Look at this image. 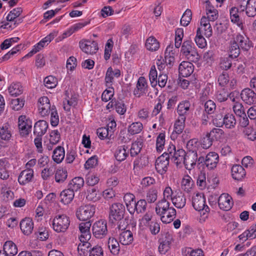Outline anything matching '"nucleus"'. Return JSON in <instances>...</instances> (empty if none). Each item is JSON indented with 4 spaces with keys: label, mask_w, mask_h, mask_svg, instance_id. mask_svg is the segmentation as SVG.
<instances>
[{
    "label": "nucleus",
    "mask_w": 256,
    "mask_h": 256,
    "mask_svg": "<svg viewBox=\"0 0 256 256\" xmlns=\"http://www.w3.org/2000/svg\"><path fill=\"white\" fill-rule=\"evenodd\" d=\"M180 52L191 62H196L199 60V55L191 40H184L183 42Z\"/></svg>",
    "instance_id": "f257e3e1"
},
{
    "label": "nucleus",
    "mask_w": 256,
    "mask_h": 256,
    "mask_svg": "<svg viewBox=\"0 0 256 256\" xmlns=\"http://www.w3.org/2000/svg\"><path fill=\"white\" fill-rule=\"evenodd\" d=\"M125 207L124 204L120 202L114 203L110 208V220L112 223L120 221L123 219Z\"/></svg>",
    "instance_id": "f03ea898"
},
{
    "label": "nucleus",
    "mask_w": 256,
    "mask_h": 256,
    "mask_svg": "<svg viewBox=\"0 0 256 256\" xmlns=\"http://www.w3.org/2000/svg\"><path fill=\"white\" fill-rule=\"evenodd\" d=\"M70 220L65 214L58 215L52 220V228L57 232H64L69 227Z\"/></svg>",
    "instance_id": "7ed1b4c3"
},
{
    "label": "nucleus",
    "mask_w": 256,
    "mask_h": 256,
    "mask_svg": "<svg viewBox=\"0 0 256 256\" xmlns=\"http://www.w3.org/2000/svg\"><path fill=\"white\" fill-rule=\"evenodd\" d=\"M192 204L194 208L198 211H204L203 216L204 218L208 217V214L210 212L209 207L206 204V198L203 194H197L193 196Z\"/></svg>",
    "instance_id": "20e7f679"
},
{
    "label": "nucleus",
    "mask_w": 256,
    "mask_h": 256,
    "mask_svg": "<svg viewBox=\"0 0 256 256\" xmlns=\"http://www.w3.org/2000/svg\"><path fill=\"white\" fill-rule=\"evenodd\" d=\"M95 210V206L94 205L82 206L76 210V217L80 220H87L93 216Z\"/></svg>",
    "instance_id": "39448f33"
},
{
    "label": "nucleus",
    "mask_w": 256,
    "mask_h": 256,
    "mask_svg": "<svg viewBox=\"0 0 256 256\" xmlns=\"http://www.w3.org/2000/svg\"><path fill=\"white\" fill-rule=\"evenodd\" d=\"M18 129L20 134L22 136H27L32 130V122L25 116L18 118Z\"/></svg>",
    "instance_id": "423d86ee"
},
{
    "label": "nucleus",
    "mask_w": 256,
    "mask_h": 256,
    "mask_svg": "<svg viewBox=\"0 0 256 256\" xmlns=\"http://www.w3.org/2000/svg\"><path fill=\"white\" fill-rule=\"evenodd\" d=\"M92 230L96 238H102L108 232L106 222L104 220L96 222L92 226Z\"/></svg>",
    "instance_id": "0eeeda50"
},
{
    "label": "nucleus",
    "mask_w": 256,
    "mask_h": 256,
    "mask_svg": "<svg viewBox=\"0 0 256 256\" xmlns=\"http://www.w3.org/2000/svg\"><path fill=\"white\" fill-rule=\"evenodd\" d=\"M242 8V5H240V8L236 6H230L229 8V14L231 22L236 24L242 30L244 28V24L239 14L242 12V10H240V8Z\"/></svg>",
    "instance_id": "6e6552de"
},
{
    "label": "nucleus",
    "mask_w": 256,
    "mask_h": 256,
    "mask_svg": "<svg viewBox=\"0 0 256 256\" xmlns=\"http://www.w3.org/2000/svg\"><path fill=\"white\" fill-rule=\"evenodd\" d=\"M170 159L167 154H163L156 160L155 167L156 171L160 174H164L168 170Z\"/></svg>",
    "instance_id": "1a4fd4ad"
},
{
    "label": "nucleus",
    "mask_w": 256,
    "mask_h": 256,
    "mask_svg": "<svg viewBox=\"0 0 256 256\" xmlns=\"http://www.w3.org/2000/svg\"><path fill=\"white\" fill-rule=\"evenodd\" d=\"M38 108L39 113L42 116H48L50 114L52 106L47 96H42L38 99Z\"/></svg>",
    "instance_id": "9d476101"
},
{
    "label": "nucleus",
    "mask_w": 256,
    "mask_h": 256,
    "mask_svg": "<svg viewBox=\"0 0 256 256\" xmlns=\"http://www.w3.org/2000/svg\"><path fill=\"white\" fill-rule=\"evenodd\" d=\"M233 38L240 48L244 51H248L253 46L252 42L246 34H238Z\"/></svg>",
    "instance_id": "9b49d317"
},
{
    "label": "nucleus",
    "mask_w": 256,
    "mask_h": 256,
    "mask_svg": "<svg viewBox=\"0 0 256 256\" xmlns=\"http://www.w3.org/2000/svg\"><path fill=\"white\" fill-rule=\"evenodd\" d=\"M80 47L86 54H92L98 50V46L96 42L88 40H82L80 42Z\"/></svg>",
    "instance_id": "f8f14e48"
},
{
    "label": "nucleus",
    "mask_w": 256,
    "mask_h": 256,
    "mask_svg": "<svg viewBox=\"0 0 256 256\" xmlns=\"http://www.w3.org/2000/svg\"><path fill=\"white\" fill-rule=\"evenodd\" d=\"M184 156V160L183 162L185 165L186 168L188 170H191L196 165L197 162V152L196 150L192 149L186 152Z\"/></svg>",
    "instance_id": "ddd939ff"
},
{
    "label": "nucleus",
    "mask_w": 256,
    "mask_h": 256,
    "mask_svg": "<svg viewBox=\"0 0 256 256\" xmlns=\"http://www.w3.org/2000/svg\"><path fill=\"white\" fill-rule=\"evenodd\" d=\"M148 90V86L146 79L140 76L138 80L136 88L134 90V94L138 98L140 97L144 94H146Z\"/></svg>",
    "instance_id": "4468645a"
},
{
    "label": "nucleus",
    "mask_w": 256,
    "mask_h": 256,
    "mask_svg": "<svg viewBox=\"0 0 256 256\" xmlns=\"http://www.w3.org/2000/svg\"><path fill=\"white\" fill-rule=\"evenodd\" d=\"M214 124L216 126H220L224 124L228 128H232L236 124V120L234 116L232 114H226L224 116L222 120L217 122V119L212 120Z\"/></svg>",
    "instance_id": "2eb2a0df"
},
{
    "label": "nucleus",
    "mask_w": 256,
    "mask_h": 256,
    "mask_svg": "<svg viewBox=\"0 0 256 256\" xmlns=\"http://www.w3.org/2000/svg\"><path fill=\"white\" fill-rule=\"evenodd\" d=\"M233 204L232 197L227 194H222L218 200V206L223 210H230L232 208Z\"/></svg>",
    "instance_id": "dca6fc26"
},
{
    "label": "nucleus",
    "mask_w": 256,
    "mask_h": 256,
    "mask_svg": "<svg viewBox=\"0 0 256 256\" xmlns=\"http://www.w3.org/2000/svg\"><path fill=\"white\" fill-rule=\"evenodd\" d=\"M242 100L248 104H252L256 102V94L251 89H244L240 94Z\"/></svg>",
    "instance_id": "f3484780"
},
{
    "label": "nucleus",
    "mask_w": 256,
    "mask_h": 256,
    "mask_svg": "<svg viewBox=\"0 0 256 256\" xmlns=\"http://www.w3.org/2000/svg\"><path fill=\"white\" fill-rule=\"evenodd\" d=\"M146 201L145 200L141 199L137 202L136 201L128 211L131 214H134L135 212L138 214H142L146 211Z\"/></svg>",
    "instance_id": "a211bd4d"
},
{
    "label": "nucleus",
    "mask_w": 256,
    "mask_h": 256,
    "mask_svg": "<svg viewBox=\"0 0 256 256\" xmlns=\"http://www.w3.org/2000/svg\"><path fill=\"white\" fill-rule=\"evenodd\" d=\"M175 194L172 198L173 204L178 208H183L186 204V198L184 194L180 190L174 192Z\"/></svg>",
    "instance_id": "6ab92c4d"
},
{
    "label": "nucleus",
    "mask_w": 256,
    "mask_h": 256,
    "mask_svg": "<svg viewBox=\"0 0 256 256\" xmlns=\"http://www.w3.org/2000/svg\"><path fill=\"white\" fill-rule=\"evenodd\" d=\"M194 66L189 62H182L179 66L178 70L180 75L182 77H188L193 72Z\"/></svg>",
    "instance_id": "aec40b11"
},
{
    "label": "nucleus",
    "mask_w": 256,
    "mask_h": 256,
    "mask_svg": "<svg viewBox=\"0 0 256 256\" xmlns=\"http://www.w3.org/2000/svg\"><path fill=\"white\" fill-rule=\"evenodd\" d=\"M48 127V123L44 120L36 122L34 127V134L36 136H42L46 132Z\"/></svg>",
    "instance_id": "412c9836"
},
{
    "label": "nucleus",
    "mask_w": 256,
    "mask_h": 256,
    "mask_svg": "<svg viewBox=\"0 0 256 256\" xmlns=\"http://www.w3.org/2000/svg\"><path fill=\"white\" fill-rule=\"evenodd\" d=\"M219 160V156L215 152H210L206 156L204 164L210 170H212L216 166Z\"/></svg>",
    "instance_id": "4be33fe9"
},
{
    "label": "nucleus",
    "mask_w": 256,
    "mask_h": 256,
    "mask_svg": "<svg viewBox=\"0 0 256 256\" xmlns=\"http://www.w3.org/2000/svg\"><path fill=\"white\" fill-rule=\"evenodd\" d=\"M20 228L22 233L26 236L32 234L34 230V222L29 218L22 219L20 222Z\"/></svg>",
    "instance_id": "5701e85b"
},
{
    "label": "nucleus",
    "mask_w": 256,
    "mask_h": 256,
    "mask_svg": "<svg viewBox=\"0 0 256 256\" xmlns=\"http://www.w3.org/2000/svg\"><path fill=\"white\" fill-rule=\"evenodd\" d=\"M190 104L188 100L180 102L177 107V112L178 118L186 119V116L189 114Z\"/></svg>",
    "instance_id": "b1692460"
},
{
    "label": "nucleus",
    "mask_w": 256,
    "mask_h": 256,
    "mask_svg": "<svg viewBox=\"0 0 256 256\" xmlns=\"http://www.w3.org/2000/svg\"><path fill=\"white\" fill-rule=\"evenodd\" d=\"M34 177V170L27 168L22 170L18 177V182L21 185H24L32 181Z\"/></svg>",
    "instance_id": "393cba45"
},
{
    "label": "nucleus",
    "mask_w": 256,
    "mask_h": 256,
    "mask_svg": "<svg viewBox=\"0 0 256 256\" xmlns=\"http://www.w3.org/2000/svg\"><path fill=\"white\" fill-rule=\"evenodd\" d=\"M158 215L160 216V220L162 222L169 224L175 218L176 210L173 207H170V208L164 210L162 214H159Z\"/></svg>",
    "instance_id": "a878e982"
},
{
    "label": "nucleus",
    "mask_w": 256,
    "mask_h": 256,
    "mask_svg": "<svg viewBox=\"0 0 256 256\" xmlns=\"http://www.w3.org/2000/svg\"><path fill=\"white\" fill-rule=\"evenodd\" d=\"M120 76V71L118 69L113 70L112 67H109L106 72L105 76V82L107 86H112L114 82V77L118 78Z\"/></svg>",
    "instance_id": "bb28decb"
},
{
    "label": "nucleus",
    "mask_w": 256,
    "mask_h": 256,
    "mask_svg": "<svg viewBox=\"0 0 256 256\" xmlns=\"http://www.w3.org/2000/svg\"><path fill=\"white\" fill-rule=\"evenodd\" d=\"M242 11H246V15L250 18L256 16V0H248L246 6H242Z\"/></svg>",
    "instance_id": "cd10ccee"
},
{
    "label": "nucleus",
    "mask_w": 256,
    "mask_h": 256,
    "mask_svg": "<svg viewBox=\"0 0 256 256\" xmlns=\"http://www.w3.org/2000/svg\"><path fill=\"white\" fill-rule=\"evenodd\" d=\"M231 171L232 178L238 180H242L246 174L244 168L238 164L233 166Z\"/></svg>",
    "instance_id": "c85d7f7f"
},
{
    "label": "nucleus",
    "mask_w": 256,
    "mask_h": 256,
    "mask_svg": "<svg viewBox=\"0 0 256 256\" xmlns=\"http://www.w3.org/2000/svg\"><path fill=\"white\" fill-rule=\"evenodd\" d=\"M74 192L68 188L62 190L60 195V200L64 204H70L74 199Z\"/></svg>",
    "instance_id": "c756f323"
},
{
    "label": "nucleus",
    "mask_w": 256,
    "mask_h": 256,
    "mask_svg": "<svg viewBox=\"0 0 256 256\" xmlns=\"http://www.w3.org/2000/svg\"><path fill=\"white\" fill-rule=\"evenodd\" d=\"M84 183V182L82 178L80 176L75 177L70 182L68 188L74 192H77L83 187Z\"/></svg>",
    "instance_id": "7c9ffc66"
},
{
    "label": "nucleus",
    "mask_w": 256,
    "mask_h": 256,
    "mask_svg": "<svg viewBox=\"0 0 256 256\" xmlns=\"http://www.w3.org/2000/svg\"><path fill=\"white\" fill-rule=\"evenodd\" d=\"M134 240L132 232L130 230H126L121 232L119 236L120 242L122 245L130 244Z\"/></svg>",
    "instance_id": "2f4dec72"
},
{
    "label": "nucleus",
    "mask_w": 256,
    "mask_h": 256,
    "mask_svg": "<svg viewBox=\"0 0 256 256\" xmlns=\"http://www.w3.org/2000/svg\"><path fill=\"white\" fill-rule=\"evenodd\" d=\"M4 253L7 256H13L18 253L16 244L12 241H6L3 246Z\"/></svg>",
    "instance_id": "473e14b6"
},
{
    "label": "nucleus",
    "mask_w": 256,
    "mask_h": 256,
    "mask_svg": "<svg viewBox=\"0 0 256 256\" xmlns=\"http://www.w3.org/2000/svg\"><path fill=\"white\" fill-rule=\"evenodd\" d=\"M240 50L242 49L236 44V40H234V38H232V40H231L230 41V42L228 56L234 58H236L239 56L240 54Z\"/></svg>",
    "instance_id": "72a5a7b5"
},
{
    "label": "nucleus",
    "mask_w": 256,
    "mask_h": 256,
    "mask_svg": "<svg viewBox=\"0 0 256 256\" xmlns=\"http://www.w3.org/2000/svg\"><path fill=\"white\" fill-rule=\"evenodd\" d=\"M128 148L125 146H118L114 152V156L118 162H122L126 160L128 156Z\"/></svg>",
    "instance_id": "f704fd0d"
},
{
    "label": "nucleus",
    "mask_w": 256,
    "mask_h": 256,
    "mask_svg": "<svg viewBox=\"0 0 256 256\" xmlns=\"http://www.w3.org/2000/svg\"><path fill=\"white\" fill-rule=\"evenodd\" d=\"M65 156L64 148L61 146H57L53 152L52 159L57 164H59L64 160Z\"/></svg>",
    "instance_id": "c9c22d12"
},
{
    "label": "nucleus",
    "mask_w": 256,
    "mask_h": 256,
    "mask_svg": "<svg viewBox=\"0 0 256 256\" xmlns=\"http://www.w3.org/2000/svg\"><path fill=\"white\" fill-rule=\"evenodd\" d=\"M185 121L186 119L178 118L174 124V131L172 134V137H176L178 134H180L182 132L184 128Z\"/></svg>",
    "instance_id": "e433bc0d"
},
{
    "label": "nucleus",
    "mask_w": 256,
    "mask_h": 256,
    "mask_svg": "<svg viewBox=\"0 0 256 256\" xmlns=\"http://www.w3.org/2000/svg\"><path fill=\"white\" fill-rule=\"evenodd\" d=\"M12 136V132L10 126L8 124H4L0 127V138L2 140L8 141Z\"/></svg>",
    "instance_id": "4c0bfd02"
},
{
    "label": "nucleus",
    "mask_w": 256,
    "mask_h": 256,
    "mask_svg": "<svg viewBox=\"0 0 256 256\" xmlns=\"http://www.w3.org/2000/svg\"><path fill=\"white\" fill-rule=\"evenodd\" d=\"M88 194L86 198L88 200L96 202L100 198V193L96 187H90L87 190Z\"/></svg>",
    "instance_id": "58836bf2"
},
{
    "label": "nucleus",
    "mask_w": 256,
    "mask_h": 256,
    "mask_svg": "<svg viewBox=\"0 0 256 256\" xmlns=\"http://www.w3.org/2000/svg\"><path fill=\"white\" fill-rule=\"evenodd\" d=\"M143 145V142L142 139H138L132 144L130 150V154L132 156L138 155L140 152Z\"/></svg>",
    "instance_id": "ea45409f"
},
{
    "label": "nucleus",
    "mask_w": 256,
    "mask_h": 256,
    "mask_svg": "<svg viewBox=\"0 0 256 256\" xmlns=\"http://www.w3.org/2000/svg\"><path fill=\"white\" fill-rule=\"evenodd\" d=\"M8 92L12 96H16L23 92L22 86L19 82L12 84L8 88Z\"/></svg>",
    "instance_id": "a19ab883"
},
{
    "label": "nucleus",
    "mask_w": 256,
    "mask_h": 256,
    "mask_svg": "<svg viewBox=\"0 0 256 256\" xmlns=\"http://www.w3.org/2000/svg\"><path fill=\"white\" fill-rule=\"evenodd\" d=\"M108 247L110 252L114 254H117L120 252V244L114 238H110L108 242Z\"/></svg>",
    "instance_id": "79ce46f5"
},
{
    "label": "nucleus",
    "mask_w": 256,
    "mask_h": 256,
    "mask_svg": "<svg viewBox=\"0 0 256 256\" xmlns=\"http://www.w3.org/2000/svg\"><path fill=\"white\" fill-rule=\"evenodd\" d=\"M170 202L165 198L162 199L156 204V212L157 214H162L164 210L170 208Z\"/></svg>",
    "instance_id": "37998d69"
},
{
    "label": "nucleus",
    "mask_w": 256,
    "mask_h": 256,
    "mask_svg": "<svg viewBox=\"0 0 256 256\" xmlns=\"http://www.w3.org/2000/svg\"><path fill=\"white\" fill-rule=\"evenodd\" d=\"M185 155L186 152L184 150L178 149L177 151L174 150V154L171 158L173 159L174 162L178 165L179 164L184 162Z\"/></svg>",
    "instance_id": "c03bdc74"
},
{
    "label": "nucleus",
    "mask_w": 256,
    "mask_h": 256,
    "mask_svg": "<svg viewBox=\"0 0 256 256\" xmlns=\"http://www.w3.org/2000/svg\"><path fill=\"white\" fill-rule=\"evenodd\" d=\"M146 46L149 50L156 51L159 48V43L154 37L150 36L146 40Z\"/></svg>",
    "instance_id": "a18cd8bd"
},
{
    "label": "nucleus",
    "mask_w": 256,
    "mask_h": 256,
    "mask_svg": "<svg viewBox=\"0 0 256 256\" xmlns=\"http://www.w3.org/2000/svg\"><path fill=\"white\" fill-rule=\"evenodd\" d=\"M232 58L229 56L220 58L219 64L220 68L225 70L230 69L232 65Z\"/></svg>",
    "instance_id": "49530a36"
},
{
    "label": "nucleus",
    "mask_w": 256,
    "mask_h": 256,
    "mask_svg": "<svg viewBox=\"0 0 256 256\" xmlns=\"http://www.w3.org/2000/svg\"><path fill=\"white\" fill-rule=\"evenodd\" d=\"M143 126L141 122H135L132 123L128 128V132L132 135L139 134L142 130Z\"/></svg>",
    "instance_id": "de8ad7c7"
},
{
    "label": "nucleus",
    "mask_w": 256,
    "mask_h": 256,
    "mask_svg": "<svg viewBox=\"0 0 256 256\" xmlns=\"http://www.w3.org/2000/svg\"><path fill=\"white\" fill-rule=\"evenodd\" d=\"M193 185V181L192 178L188 176H186L182 180L181 187L185 192L190 191Z\"/></svg>",
    "instance_id": "09e8293b"
},
{
    "label": "nucleus",
    "mask_w": 256,
    "mask_h": 256,
    "mask_svg": "<svg viewBox=\"0 0 256 256\" xmlns=\"http://www.w3.org/2000/svg\"><path fill=\"white\" fill-rule=\"evenodd\" d=\"M208 134L214 141V140H218L221 139L224 134V132L221 128H214Z\"/></svg>",
    "instance_id": "8fccbe9b"
},
{
    "label": "nucleus",
    "mask_w": 256,
    "mask_h": 256,
    "mask_svg": "<svg viewBox=\"0 0 256 256\" xmlns=\"http://www.w3.org/2000/svg\"><path fill=\"white\" fill-rule=\"evenodd\" d=\"M229 95V92L224 88L218 90L215 94L216 99L220 102L226 101Z\"/></svg>",
    "instance_id": "3c124183"
},
{
    "label": "nucleus",
    "mask_w": 256,
    "mask_h": 256,
    "mask_svg": "<svg viewBox=\"0 0 256 256\" xmlns=\"http://www.w3.org/2000/svg\"><path fill=\"white\" fill-rule=\"evenodd\" d=\"M194 40L196 45L200 48H204L206 46V40L202 36L200 29V28L197 30L196 35L195 37Z\"/></svg>",
    "instance_id": "603ef678"
},
{
    "label": "nucleus",
    "mask_w": 256,
    "mask_h": 256,
    "mask_svg": "<svg viewBox=\"0 0 256 256\" xmlns=\"http://www.w3.org/2000/svg\"><path fill=\"white\" fill-rule=\"evenodd\" d=\"M50 124L52 126H56L59 123V116L55 106H52V110L50 112Z\"/></svg>",
    "instance_id": "864d4df0"
},
{
    "label": "nucleus",
    "mask_w": 256,
    "mask_h": 256,
    "mask_svg": "<svg viewBox=\"0 0 256 256\" xmlns=\"http://www.w3.org/2000/svg\"><path fill=\"white\" fill-rule=\"evenodd\" d=\"M8 22H6L4 24L1 26L2 28L8 29V30H12L16 28L20 24L22 23V18L16 19L14 20H6Z\"/></svg>",
    "instance_id": "5fc2aeb1"
},
{
    "label": "nucleus",
    "mask_w": 256,
    "mask_h": 256,
    "mask_svg": "<svg viewBox=\"0 0 256 256\" xmlns=\"http://www.w3.org/2000/svg\"><path fill=\"white\" fill-rule=\"evenodd\" d=\"M67 171L64 169H58L55 174V180L58 183L63 182L67 178Z\"/></svg>",
    "instance_id": "6e6d98bb"
},
{
    "label": "nucleus",
    "mask_w": 256,
    "mask_h": 256,
    "mask_svg": "<svg viewBox=\"0 0 256 256\" xmlns=\"http://www.w3.org/2000/svg\"><path fill=\"white\" fill-rule=\"evenodd\" d=\"M22 12V9L20 7H18L17 8H14L6 16V20H14L16 19L22 18H19V16L20 15Z\"/></svg>",
    "instance_id": "4d7b16f0"
},
{
    "label": "nucleus",
    "mask_w": 256,
    "mask_h": 256,
    "mask_svg": "<svg viewBox=\"0 0 256 256\" xmlns=\"http://www.w3.org/2000/svg\"><path fill=\"white\" fill-rule=\"evenodd\" d=\"M174 46L176 48H179L182 44V41L184 37V30L182 28H178L175 32Z\"/></svg>",
    "instance_id": "13d9d810"
},
{
    "label": "nucleus",
    "mask_w": 256,
    "mask_h": 256,
    "mask_svg": "<svg viewBox=\"0 0 256 256\" xmlns=\"http://www.w3.org/2000/svg\"><path fill=\"white\" fill-rule=\"evenodd\" d=\"M192 12L191 10L187 9L180 19V24L184 26H188L192 20Z\"/></svg>",
    "instance_id": "bf43d9fd"
},
{
    "label": "nucleus",
    "mask_w": 256,
    "mask_h": 256,
    "mask_svg": "<svg viewBox=\"0 0 256 256\" xmlns=\"http://www.w3.org/2000/svg\"><path fill=\"white\" fill-rule=\"evenodd\" d=\"M90 244L89 242H81L78 246V250L80 255L86 256L88 253H89L88 248L90 246Z\"/></svg>",
    "instance_id": "052dcab7"
},
{
    "label": "nucleus",
    "mask_w": 256,
    "mask_h": 256,
    "mask_svg": "<svg viewBox=\"0 0 256 256\" xmlns=\"http://www.w3.org/2000/svg\"><path fill=\"white\" fill-rule=\"evenodd\" d=\"M150 80L152 86L157 84L158 74L154 66L151 67L149 74Z\"/></svg>",
    "instance_id": "680f3d73"
},
{
    "label": "nucleus",
    "mask_w": 256,
    "mask_h": 256,
    "mask_svg": "<svg viewBox=\"0 0 256 256\" xmlns=\"http://www.w3.org/2000/svg\"><path fill=\"white\" fill-rule=\"evenodd\" d=\"M124 200L126 203L128 210L132 204H134L135 200V196L130 193L126 194L124 196Z\"/></svg>",
    "instance_id": "e2e57ef3"
},
{
    "label": "nucleus",
    "mask_w": 256,
    "mask_h": 256,
    "mask_svg": "<svg viewBox=\"0 0 256 256\" xmlns=\"http://www.w3.org/2000/svg\"><path fill=\"white\" fill-rule=\"evenodd\" d=\"M114 108L116 112L120 114H124L126 110V106L123 102L114 101Z\"/></svg>",
    "instance_id": "0e129e2a"
},
{
    "label": "nucleus",
    "mask_w": 256,
    "mask_h": 256,
    "mask_svg": "<svg viewBox=\"0 0 256 256\" xmlns=\"http://www.w3.org/2000/svg\"><path fill=\"white\" fill-rule=\"evenodd\" d=\"M244 136L250 140H256V132L252 127H247L244 130Z\"/></svg>",
    "instance_id": "69168bd1"
},
{
    "label": "nucleus",
    "mask_w": 256,
    "mask_h": 256,
    "mask_svg": "<svg viewBox=\"0 0 256 256\" xmlns=\"http://www.w3.org/2000/svg\"><path fill=\"white\" fill-rule=\"evenodd\" d=\"M165 143V135L162 133L159 134L156 138V148L158 152H160L164 146Z\"/></svg>",
    "instance_id": "338daca9"
},
{
    "label": "nucleus",
    "mask_w": 256,
    "mask_h": 256,
    "mask_svg": "<svg viewBox=\"0 0 256 256\" xmlns=\"http://www.w3.org/2000/svg\"><path fill=\"white\" fill-rule=\"evenodd\" d=\"M104 252L101 246H96L89 250L88 256H103Z\"/></svg>",
    "instance_id": "774afa93"
}]
</instances>
